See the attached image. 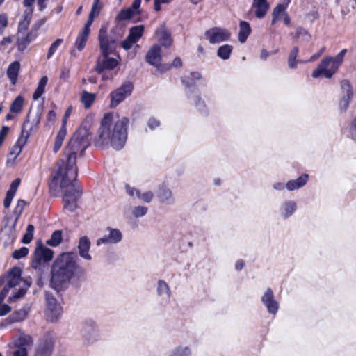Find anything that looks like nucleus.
<instances>
[{"label": "nucleus", "instance_id": "1", "mask_svg": "<svg viewBox=\"0 0 356 356\" xmlns=\"http://www.w3.org/2000/svg\"><path fill=\"white\" fill-rule=\"evenodd\" d=\"M78 138H72L65 149L64 156L57 162V168L51 174L49 182L51 191L65 189L63 197L64 208L73 212L77 207V200L82 191L75 181L77 176L76 156L83 152Z\"/></svg>", "mask_w": 356, "mask_h": 356}, {"label": "nucleus", "instance_id": "2", "mask_svg": "<svg viewBox=\"0 0 356 356\" xmlns=\"http://www.w3.org/2000/svg\"><path fill=\"white\" fill-rule=\"evenodd\" d=\"M129 118L122 117L114 121L111 113L104 115L98 129L95 145L99 147L110 145L115 150L124 146L128 135Z\"/></svg>", "mask_w": 356, "mask_h": 356}, {"label": "nucleus", "instance_id": "3", "mask_svg": "<svg viewBox=\"0 0 356 356\" xmlns=\"http://www.w3.org/2000/svg\"><path fill=\"white\" fill-rule=\"evenodd\" d=\"M86 275L85 269L78 264L73 252L60 254L54 261L51 270V284L56 290L66 287L71 281L80 280Z\"/></svg>", "mask_w": 356, "mask_h": 356}, {"label": "nucleus", "instance_id": "4", "mask_svg": "<svg viewBox=\"0 0 356 356\" xmlns=\"http://www.w3.org/2000/svg\"><path fill=\"white\" fill-rule=\"evenodd\" d=\"M54 257V252L43 244L37 245L31 262V267L35 270H41L44 264L50 261Z\"/></svg>", "mask_w": 356, "mask_h": 356}, {"label": "nucleus", "instance_id": "5", "mask_svg": "<svg viewBox=\"0 0 356 356\" xmlns=\"http://www.w3.org/2000/svg\"><path fill=\"white\" fill-rule=\"evenodd\" d=\"M81 334L83 343L86 345L93 344L100 339L97 325L92 319H86L82 323Z\"/></svg>", "mask_w": 356, "mask_h": 356}, {"label": "nucleus", "instance_id": "6", "mask_svg": "<svg viewBox=\"0 0 356 356\" xmlns=\"http://www.w3.org/2000/svg\"><path fill=\"white\" fill-rule=\"evenodd\" d=\"M119 31L118 36L113 38L111 36L108 38L106 35V27L102 26L99 33V40L100 51L102 55L111 54L115 49V43L123 35V31L122 29H118Z\"/></svg>", "mask_w": 356, "mask_h": 356}, {"label": "nucleus", "instance_id": "7", "mask_svg": "<svg viewBox=\"0 0 356 356\" xmlns=\"http://www.w3.org/2000/svg\"><path fill=\"white\" fill-rule=\"evenodd\" d=\"M338 67L334 61L332 60V57L323 58L318 67L312 72V77L316 79L323 74L325 77L330 79L337 72Z\"/></svg>", "mask_w": 356, "mask_h": 356}, {"label": "nucleus", "instance_id": "8", "mask_svg": "<svg viewBox=\"0 0 356 356\" xmlns=\"http://www.w3.org/2000/svg\"><path fill=\"white\" fill-rule=\"evenodd\" d=\"M133 86L129 81L124 83L120 87L111 93V107L115 108L129 97L132 92Z\"/></svg>", "mask_w": 356, "mask_h": 356}, {"label": "nucleus", "instance_id": "9", "mask_svg": "<svg viewBox=\"0 0 356 356\" xmlns=\"http://www.w3.org/2000/svg\"><path fill=\"white\" fill-rule=\"evenodd\" d=\"M47 308L45 314L48 321L55 322L62 314V307L56 299L49 294L46 295Z\"/></svg>", "mask_w": 356, "mask_h": 356}, {"label": "nucleus", "instance_id": "10", "mask_svg": "<svg viewBox=\"0 0 356 356\" xmlns=\"http://www.w3.org/2000/svg\"><path fill=\"white\" fill-rule=\"evenodd\" d=\"M31 305L30 303H26L21 309L14 312L6 318L3 319L0 324V327L5 328L13 323L23 321L27 317L31 311Z\"/></svg>", "mask_w": 356, "mask_h": 356}, {"label": "nucleus", "instance_id": "11", "mask_svg": "<svg viewBox=\"0 0 356 356\" xmlns=\"http://www.w3.org/2000/svg\"><path fill=\"white\" fill-rule=\"evenodd\" d=\"M205 36L211 44H216L228 40L231 33L227 29L213 27L205 32Z\"/></svg>", "mask_w": 356, "mask_h": 356}, {"label": "nucleus", "instance_id": "12", "mask_svg": "<svg viewBox=\"0 0 356 356\" xmlns=\"http://www.w3.org/2000/svg\"><path fill=\"white\" fill-rule=\"evenodd\" d=\"M33 344L34 341L30 335L20 332L13 338L10 347L26 350L28 353L33 348Z\"/></svg>", "mask_w": 356, "mask_h": 356}, {"label": "nucleus", "instance_id": "13", "mask_svg": "<svg viewBox=\"0 0 356 356\" xmlns=\"http://www.w3.org/2000/svg\"><path fill=\"white\" fill-rule=\"evenodd\" d=\"M106 231L108 234L97 240L96 245L97 246L102 244H117L122 241V234L120 229L108 227L106 228Z\"/></svg>", "mask_w": 356, "mask_h": 356}, {"label": "nucleus", "instance_id": "14", "mask_svg": "<svg viewBox=\"0 0 356 356\" xmlns=\"http://www.w3.org/2000/svg\"><path fill=\"white\" fill-rule=\"evenodd\" d=\"M298 204L293 200L282 201L278 208V214L281 219L287 220L296 212Z\"/></svg>", "mask_w": 356, "mask_h": 356}, {"label": "nucleus", "instance_id": "15", "mask_svg": "<svg viewBox=\"0 0 356 356\" xmlns=\"http://www.w3.org/2000/svg\"><path fill=\"white\" fill-rule=\"evenodd\" d=\"M146 61L151 65L158 67L159 70H162L161 63V48L159 44L153 45L146 54Z\"/></svg>", "mask_w": 356, "mask_h": 356}, {"label": "nucleus", "instance_id": "16", "mask_svg": "<svg viewBox=\"0 0 356 356\" xmlns=\"http://www.w3.org/2000/svg\"><path fill=\"white\" fill-rule=\"evenodd\" d=\"M34 1H24V6L26 8L22 19L18 24V32H26L29 26L30 22L32 19L33 14V3Z\"/></svg>", "mask_w": 356, "mask_h": 356}, {"label": "nucleus", "instance_id": "17", "mask_svg": "<svg viewBox=\"0 0 356 356\" xmlns=\"http://www.w3.org/2000/svg\"><path fill=\"white\" fill-rule=\"evenodd\" d=\"M109 54L101 55L97 60L95 71L98 74H102L104 70H113L118 64V61L113 58L108 57Z\"/></svg>", "mask_w": 356, "mask_h": 356}, {"label": "nucleus", "instance_id": "18", "mask_svg": "<svg viewBox=\"0 0 356 356\" xmlns=\"http://www.w3.org/2000/svg\"><path fill=\"white\" fill-rule=\"evenodd\" d=\"M54 341L51 337H45L40 340L35 352V356H51Z\"/></svg>", "mask_w": 356, "mask_h": 356}, {"label": "nucleus", "instance_id": "19", "mask_svg": "<svg viewBox=\"0 0 356 356\" xmlns=\"http://www.w3.org/2000/svg\"><path fill=\"white\" fill-rule=\"evenodd\" d=\"M261 302L267 308L268 312L271 314H275L279 309V303L274 298V293L271 289L268 288L263 296Z\"/></svg>", "mask_w": 356, "mask_h": 356}, {"label": "nucleus", "instance_id": "20", "mask_svg": "<svg viewBox=\"0 0 356 356\" xmlns=\"http://www.w3.org/2000/svg\"><path fill=\"white\" fill-rule=\"evenodd\" d=\"M156 195L161 203L168 205H172L175 203V197L172 190L164 184L159 186Z\"/></svg>", "mask_w": 356, "mask_h": 356}, {"label": "nucleus", "instance_id": "21", "mask_svg": "<svg viewBox=\"0 0 356 356\" xmlns=\"http://www.w3.org/2000/svg\"><path fill=\"white\" fill-rule=\"evenodd\" d=\"M38 34L33 33V31H30L29 33L26 32L17 33L16 44L18 51L24 52L28 45L34 40Z\"/></svg>", "mask_w": 356, "mask_h": 356}, {"label": "nucleus", "instance_id": "22", "mask_svg": "<svg viewBox=\"0 0 356 356\" xmlns=\"http://www.w3.org/2000/svg\"><path fill=\"white\" fill-rule=\"evenodd\" d=\"M155 36L158 42L164 47H169L171 46L172 40L165 24H162L155 31Z\"/></svg>", "mask_w": 356, "mask_h": 356}, {"label": "nucleus", "instance_id": "23", "mask_svg": "<svg viewBox=\"0 0 356 356\" xmlns=\"http://www.w3.org/2000/svg\"><path fill=\"white\" fill-rule=\"evenodd\" d=\"M40 118L41 113L39 111L36 112L33 116H31L30 114H28L26 119L22 125L21 134H24L25 131L26 134H30L31 131L35 129L38 127L40 122Z\"/></svg>", "mask_w": 356, "mask_h": 356}, {"label": "nucleus", "instance_id": "24", "mask_svg": "<svg viewBox=\"0 0 356 356\" xmlns=\"http://www.w3.org/2000/svg\"><path fill=\"white\" fill-rule=\"evenodd\" d=\"M77 248L79 255L82 259L87 261H90L92 259V256L89 253L90 241L87 236H84L79 238Z\"/></svg>", "mask_w": 356, "mask_h": 356}, {"label": "nucleus", "instance_id": "25", "mask_svg": "<svg viewBox=\"0 0 356 356\" xmlns=\"http://www.w3.org/2000/svg\"><path fill=\"white\" fill-rule=\"evenodd\" d=\"M309 179L307 174H302L297 179H290L286 182V189L289 191L298 190L306 185Z\"/></svg>", "mask_w": 356, "mask_h": 356}, {"label": "nucleus", "instance_id": "26", "mask_svg": "<svg viewBox=\"0 0 356 356\" xmlns=\"http://www.w3.org/2000/svg\"><path fill=\"white\" fill-rule=\"evenodd\" d=\"M29 137V134H26L25 131L24 134H21L17 141L15 145L12 147L10 152V156H13V159H15L17 156L21 153L24 145L26 144L27 139Z\"/></svg>", "mask_w": 356, "mask_h": 356}, {"label": "nucleus", "instance_id": "27", "mask_svg": "<svg viewBox=\"0 0 356 356\" xmlns=\"http://www.w3.org/2000/svg\"><path fill=\"white\" fill-rule=\"evenodd\" d=\"M168 356H193L192 347L184 343L173 348Z\"/></svg>", "mask_w": 356, "mask_h": 356}, {"label": "nucleus", "instance_id": "28", "mask_svg": "<svg viewBox=\"0 0 356 356\" xmlns=\"http://www.w3.org/2000/svg\"><path fill=\"white\" fill-rule=\"evenodd\" d=\"M157 296L164 300H169L171 296V290L169 285L163 280H159L156 286Z\"/></svg>", "mask_w": 356, "mask_h": 356}, {"label": "nucleus", "instance_id": "29", "mask_svg": "<svg viewBox=\"0 0 356 356\" xmlns=\"http://www.w3.org/2000/svg\"><path fill=\"white\" fill-rule=\"evenodd\" d=\"M20 70V63L19 61L11 63L7 69V76L12 84L15 85L17 82V76Z\"/></svg>", "mask_w": 356, "mask_h": 356}, {"label": "nucleus", "instance_id": "30", "mask_svg": "<svg viewBox=\"0 0 356 356\" xmlns=\"http://www.w3.org/2000/svg\"><path fill=\"white\" fill-rule=\"evenodd\" d=\"M270 6L268 1H254L252 8L254 10L256 16L262 18L266 13Z\"/></svg>", "mask_w": 356, "mask_h": 356}, {"label": "nucleus", "instance_id": "31", "mask_svg": "<svg viewBox=\"0 0 356 356\" xmlns=\"http://www.w3.org/2000/svg\"><path fill=\"white\" fill-rule=\"evenodd\" d=\"M251 33V28L250 24L245 21H241L239 24L238 41L244 43L248 37Z\"/></svg>", "mask_w": 356, "mask_h": 356}, {"label": "nucleus", "instance_id": "32", "mask_svg": "<svg viewBox=\"0 0 356 356\" xmlns=\"http://www.w3.org/2000/svg\"><path fill=\"white\" fill-rule=\"evenodd\" d=\"M287 3H280L273 10L272 24H274L278 20H280L285 15L287 8Z\"/></svg>", "mask_w": 356, "mask_h": 356}, {"label": "nucleus", "instance_id": "33", "mask_svg": "<svg viewBox=\"0 0 356 356\" xmlns=\"http://www.w3.org/2000/svg\"><path fill=\"white\" fill-rule=\"evenodd\" d=\"M90 34L82 31L79 33L74 43L75 47L79 51H81L85 48Z\"/></svg>", "mask_w": 356, "mask_h": 356}, {"label": "nucleus", "instance_id": "34", "mask_svg": "<svg viewBox=\"0 0 356 356\" xmlns=\"http://www.w3.org/2000/svg\"><path fill=\"white\" fill-rule=\"evenodd\" d=\"M48 82V77L47 76H44L40 80L38 87L33 95V98L34 100L38 99L44 93L45 90V87Z\"/></svg>", "mask_w": 356, "mask_h": 356}, {"label": "nucleus", "instance_id": "35", "mask_svg": "<svg viewBox=\"0 0 356 356\" xmlns=\"http://www.w3.org/2000/svg\"><path fill=\"white\" fill-rule=\"evenodd\" d=\"M96 98L95 93H90L87 91H83L81 94V101L83 104L85 108H90L93 104Z\"/></svg>", "mask_w": 356, "mask_h": 356}, {"label": "nucleus", "instance_id": "36", "mask_svg": "<svg viewBox=\"0 0 356 356\" xmlns=\"http://www.w3.org/2000/svg\"><path fill=\"white\" fill-rule=\"evenodd\" d=\"M188 98L191 99L193 104H194L196 108L202 113H207V109L204 100L202 99L200 95L197 94L193 96H189Z\"/></svg>", "mask_w": 356, "mask_h": 356}, {"label": "nucleus", "instance_id": "37", "mask_svg": "<svg viewBox=\"0 0 356 356\" xmlns=\"http://www.w3.org/2000/svg\"><path fill=\"white\" fill-rule=\"evenodd\" d=\"M233 47L229 44H224L220 46L217 51V56L222 60L229 58Z\"/></svg>", "mask_w": 356, "mask_h": 356}, {"label": "nucleus", "instance_id": "38", "mask_svg": "<svg viewBox=\"0 0 356 356\" xmlns=\"http://www.w3.org/2000/svg\"><path fill=\"white\" fill-rule=\"evenodd\" d=\"M143 32L144 26L143 25H138L130 29L129 35L133 39L134 42H137L142 37Z\"/></svg>", "mask_w": 356, "mask_h": 356}, {"label": "nucleus", "instance_id": "39", "mask_svg": "<svg viewBox=\"0 0 356 356\" xmlns=\"http://www.w3.org/2000/svg\"><path fill=\"white\" fill-rule=\"evenodd\" d=\"M62 241V232L60 230H56L54 232L51 236V238L47 240V243L52 247L58 246Z\"/></svg>", "mask_w": 356, "mask_h": 356}, {"label": "nucleus", "instance_id": "40", "mask_svg": "<svg viewBox=\"0 0 356 356\" xmlns=\"http://www.w3.org/2000/svg\"><path fill=\"white\" fill-rule=\"evenodd\" d=\"M299 49L297 47H294L291 51H290V54L289 55L288 58V66L291 69H296L297 68V61L296 58L298 55Z\"/></svg>", "mask_w": 356, "mask_h": 356}, {"label": "nucleus", "instance_id": "41", "mask_svg": "<svg viewBox=\"0 0 356 356\" xmlns=\"http://www.w3.org/2000/svg\"><path fill=\"white\" fill-rule=\"evenodd\" d=\"M24 105V98L22 96H17L13 102L10 110L13 113H19L22 110Z\"/></svg>", "mask_w": 356, "mask_h": 356}, {"label": "nucleus", "instance_id": "42", "mask_svg": "<svg viewBox=\"0 0 356 356\" xmlns=\"http://www.w3.org/2000/svg\"><path fill=\"white\" fill-rule=\"evenodd\" d=\"M63 40L61 38L56 39L50 46L47 54V58L49 59L57 51L59 47L63 44Z\"/></svg>", "mask_w": 356, "mask_h": 356}, {"label": "nucleus", "instance_id": "43", "mask_svg": "<svg viewBox=\"0 0 356 356\" xmlns=\"http://www.w3.org/2000/svg\"><path fill=\"white\" fill-rule=\"evenodd\" d=\"M147 207L138 205L132 209L131 213L135 218H141L147 214Z\"/></svg>", "mask_w": 356, "mask_h": 356}, {"label": "nucleus", "instance_id": "44", "mask_svg": "<svg viewBox=\"0 0 356 356\" xmlns=\"http://www.w3.org/2000/svg\"><path fill=\"white\" fill-rule=\"evenodd\" d=\"M34 226L33 225H29L26 227V233L23 236L22 242L25 244L29 243L33 237Z\"/></svg>", "mask_w": 356, "mask_h": 356}, {"label": "nucleus", "instance_id": "45", "mask_svg": "<svg viewBox=\"0 0 356 356\" xmlns=\"http://www.w3.org/2000/svg\"><path fill=\"white\" fill-rule=\"evenodd\" d=\"M341 88L343 93V96L353 97L352 86L348 81L343 80L341 82Z\"/></svg>", "mask_w": 356, "mask_h": 356}, {"label": "nucleus", "instance_id": "46", "mask_svg": "<svg viewBox=\"0 0 356 356\" xmlns=\"http://www.w3.org/2000/svg\"><path fill=\"white\" fill-rule=\"evenodd\" d=\"M134 15V10L129 8L121 10L117 15L116 18L118 20H126L131 18Z\"/></svg>", "mask_w": 356, "mask_h": 356}, {"label": "nucleus", "instance_id": "47", "mask_svg": "<svg viewBox=\"0 0 356 356\" xmlns=\"http://www.w3.org/2000/svg\"><path fill=\"white\" fill-rule=\"evenodd\" d=\"M296 38H302L303 41L309 42L311 40L312 36L305 29L298 27L296 29Z\"/></svg>", "mask_w": 356, "mask_h": 356}, {"label": "nucleus", "instance_id": "48", "mask_svg": "<svg viewBox=\"0 0 356 356\" xmlns=\"http://www.w3.org/2000/svg\"><path fill=\"white\" fill-rule=\"evenodd\" d=\"M102 7L103 5L101 3V1H95V3L92 5V9L89 13V17H92L95 19L99 15Z\"/></svg>", "mask_w": 356, "mask_h": 356}, {"label": "nucleus", "instance_id": "49", "mask_svg": "<svg viewBox=\"0 0 356 356\" xmlns=\"http://www.w3.org/2000/svg\"><path fill=\"white\" fill-rule=\"evenodd\" d=\"M29 253V249L26 247H22L19 250L13 252V257L16 259H22L26 257Z\"/></svg>", "mask_w": 356, "mask_h": 356}, {"label": "nucleus", "instance_id": "50", "mask_svg": "<svg viewBox=\"0 0 356 356\" xmlns=\"http://www.w3.org/2000/svg\"><path fill=\"white\" fill-rule=\"evenodd\" d=\"M182 65V61L179 57H177L174 59L172 64L170 65H165L161 71L162 72L169 70L171 67H179Z\"/></svg>", "mask_w": 356, "mask_h": 356}, {"label": "nucleus", "instance_id": "51", "mask_svg": "<svg viewBox=\"0 0 356 356\" xmlns=\"http://www.w3.org/2000/svg\"><path fill=\"white\" fill-rule=\"evenodd\" d=\"M11 350L7 353V356H28L26 350L18 349L16 348H10Z\"/></svg>", "mask_w": 356, "mask_h": 356}, {"label": "nucleus", "instance_id": "52", "mask_svg": "<svg viewBox=\"0 0 356 356\" xmlns=\"http://www.w3.org/2000/svg\"><path fill=\"white\" fill-rule=\"evenodd\" d=\"M154 194L151 191L143 192L140 200L145 203H149L152 201Z\"/></svg>", "mask_w": 356, "mask_h": 356}, {"label": "nucleus", "instance_id": "53", "mask_svg": "<svg viewBox=\"0 0 356 356\" xmlns=\"http://www.w3.org/2000/svg\"><path fill=\"white\" fill-rule=\"evenodd\" d=\"M352 99V97L349 96H343L340 103H339V107L340 110L342 111H346L349 106V103L350 99Z\"/></svg>", "mask_w": 356, "mask_h": 356}, {"label": "nucleus", "instance_id": "54", "mask_svg": "<svg viewBox=\"0 0 356 356\" xmlns=\"http://www.w3.org/2000/svg\"><path fill=\"white\" fill-rule=\"evenodd\" d=\"M26 205V202L23 200H19L15 208L14 213L17 216H20L23 212L24 207Z\"/></svg>", "mask_w": 356, "mask_h": 356}, {"label": "nucleus", "instance_id": "55", "mask_svg": "<svg viewBox=\"0 0 356 356\" xmlns=\"http://www.w3.org/2000/svg\"><path fill=\"white\" fill-rule=\"evenodd\" d=\"M12 43L11 37H5L0 42V51L4 52L7 49L8 45Z\"/></svg>", "mask_w": 356, "mask_h": 356}, {"label": "nucleus", "instance_id": "56", "mask_svg": "<svg viewBox=\"0 0 356 356\" xmlns=\"http://www.w3.org/2000/svg\"><path fill=\"white\" fill-rule=\"evenodd\" d=\"M8 17L6 14L2 13L0 15V35H1L5 29V28L8 26Z\"/></svg>", "mask_w": 356, "mask_h": 356}, {"label": "nucleus", "instance_id": "57", "mask_svg": "<svg viewBox=\"0 0 356 356\" xmlns=\"http://www.w3.org/2000/svg\"><path fill=\"white\" fill-rule=\"evenodd\" d=\"M346 49H342L334 58L332 57V60L334 61V63L337 64V66L339 67V66L341 65V63L343 61V57L346 53Z\"/></svg>", "mask_w": 356, "mask_h": 356}, {"label": "nucleus", "instance_id": "58", "mask_svg": "<svg viewBox=\"0 0 356 356\" xmlns=\"http://www.w3.org/2000/svg\"><path fill=\"white\" fill-rule=\"evenodd\" d=\"M135 43L136 42H134L133 39L130 38L129 35H128L127 38L122 42L121 46L125 50H129Z\"/></svg>", "mask_w": 356, "mask_h": 356}, {"label": "nucleus", "instance_id": "59", "mask_svg": "<svg viewBox=\"0 0 356 356\" xmlns=\"http://www.w3.org/2000/svg\"><path fill=\"white\" fill-rule=\"evenodd\" d=\"M182 83L185 85V86L187 88H194L195 85V81L193 79L191 78V76H184L181 79Z\"/></svg>", "mask_w": 356, "mask_h": 356}, {"label": "nucleus", "instance_id": "60", "mask_svg": "<svg viewBox=\"0 0 356 356\" xmlns=\"http://www.w3.org/2000/svg\"><path fill=\"white\" fill-rule=\"evenodd\" d=\"M272 188L274 191H282L286 189V183L275 181L272 184Z\"/></svg>", "mask_w": 356, "mask_h": 356}, {"label": "nucleus", "instance_id": "61", "mask_svg": "<svg viewBox=\"0 0 356 356\" xmlns=\"http://www.w3.org/2000/svg\"><path fill=\"white\" fill-rule=\"evenodd\" d=\"M12 308L8 304L1 303L0 304V316H3L8 314Z\"/></svg>", "mask_w": 356, "mask_h": 356}, {"label": "nucleus", "instance_id": "62", "mask_svg": "<svg viewBox=\"0 0 356 356\" xmlns=\"http://www.w3.org/2000/svg\"><path fill=\"white\" fill-rule=\"evenodd\" d=\"M15 195V194L7 191L6 196L3 201V205L6 208H8L10 207Z\"/></svg>", "mask_w": 356, "mask_h": 356}, {"label": "nucleus", "instance_id": "63", "mask_svg": "<svg viewBox=\"0 0 356 356\" xmlns=\"http://www.w3.org/2000/svg\"><path fill=\"white\" fill-rule=\"evenodd\" d=\"M19 184H20V179H15L10 184V188L8 191V192H10V193H12L13 194H15Z\"/></svg>", "mask_w": 356, "mask_h": 356}, {"label": "nucleus", "instance_id": "64", "mask_svg": "<svg viewBox=\"0 0 356 356\" xmlns=\"http://www.w3.org/2000/svg\"><path fill=\"white\" fill-rule=\"evenodd\" d=\"M147 125L151 129H154L160 125V122L154 118H150L148 120Z\"/></svg>", "mask_w": 356, "mask_h": 356}]
</instances>
